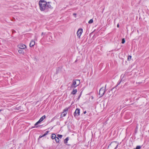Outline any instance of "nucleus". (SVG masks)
Instances as JSON below:
<instances>
[{
  "instance_id": "obj_6",
  "label": "nucleus",
  "mask_w": 149,
  "mask_h": 149,
  "mask_svg": "<svg viewBox=\"0 0 149 149\" xmlns=\"http://www.w3.org/2000/svg\"><path fill=\"white\" fill-rule=\"evenodd\" d=\"M45 117H46L45 115L43 116L42 117H41L40 118L39 120L35 124V126H36L38 124L41 123V122H42L44 120V119L45 118Z\"/></svg>"
},
{
  "instance_id": "obj_23",
  "label": "nucleus",
  "mask_w": 149,
  "mask_h": 149,
  "mask_svg": "<svg viewBox=\"0 0 149 149\" xmlns=\"http://www.w3.org/2000/svg\"><path fill=\"white\" fill-rule=\"evenodd\" d=\"M86 111L84 112V114H86Z\"/></svg>"
},
{
  "instance_id": "obj_21",
  "label": "nucleus",
  "mask_w": 149,
  "mask_h": 149,
  "mask_svg": "<svg viewBox=\"0 0 149 149\" xmlns=\"http://www.w3.org/2000/svg\"><path fill=\"white\" fill-rule=\"evenodd\" d=\"M131 56H128V59H131Z\"/></svg>"
},
{
  "instance_id": "obj_28",
  "label": "nucleus",
  "mask_w": 149,
  "mask_h": 149,
  "mask_svg": "<svg viewBox=\"0 0 149 149\" xmlns=\"http://www.w3.org/2000/svg\"><path fill=\"white\" fill-rule=\"evenodd\" d=\"M38 127V126H36V127Z\"/></svg>"
},
{
  "instance_id": "obj_27",
  "label": "nucleus",
  "mask_w": 149,
  "mask_h": 149,
  "mask_svg": "<svg viewBox=\"0 0 149 149\" xmlns=\"http://www.w3.org/2000/svg\"><path fill=\"white\" fill-rule=\"evenodd\" d=\"M80 96H81V94L79 96V97H80Z\"/></svg>"
},
{
  "instance_id": "obj_30",
  "label": "nucleus",
  "mask_w": 149,
  "mask_h": 149,
  "mask_svg": "<svg viewBox=\"0 0 149 149\" xmlns=\"http://www.w3.org/2000/svg\"><path fill=\"white\" fill-rule=\"evenodd\" d=\"M1 111V110H0V112Z\"/></svg>"
},
{
  "instance_id": "obj_3",
  "label": "nucleus",
  "mask_w": 149,
  "mask_h": 149,
  "mask_svg": "<svg viewBox=\"0 0 149 149\" xmlns=\"http://www.w3.org/2000/svg\"><path fill=\"white\" fill-rule=\"evenodd\" d=\"M80 84V81L79 80L77 79L74 81L73 83L71 85V88H75L78 86Z\"/></svg>"
},
{
  "instance_id": "obj_4",
  "label": "nucleus",
  "mask_w": 149,
  "mask_h": 149,
  "mask_svg": "<svg viewBox=\"0 0 149 149\" xmlns=\"http://www.w3.org/2000/svg\"><path fill=\"white\" fill-rule=\"evenodd\" d=\"M106 86V85H105V87L104 88L103 87H102L100 89L99 94V95L100 96V97H102L104 94Z\"/></svg>"
},
{
  "instance_id": "obj_15",
  "label": "nucleus",
  "mask_w": 149,
  "mask_h": 149,
  "mask_svg": "<svg viewBox=\"0 0 149 149\" xmlns=\"http://www.w3.org/2000/svg\"><path fill=\"white\" fill-rule=\"evenodd\" d=\"M55 139L56 143H58L59 142V140L58 137H56L55 138Z\"/></svg>"
},
{
  "instance_id": "obj_2",
  "label": "nucleus",
  "mask_w": 149,
  "mask_h": 149,
  "mask_svg": "<svg viewBox=\"0 0 149 149\" xmlns=\"http://www.w3.org/2000/svg\"><path fill=\"white\" fill-rule=\"evenodd\" d=\"M118 143L116 141H113L109 145L108 148L113 149H116L118 148Z\"/></svg>"
},
{
  "instance_id": "obj_12",
  "label": "nucleus",
  "mask_w": 149,
  "mask_h": 149,
  "mask_svg": "<svg viewBox=\"0 0 149 149\" xmlns=\"http://www.w3.org/2000/svg\"><path fill=\"white\" fill-rule=\"evenodd\" d=\"M69 140V138L68 137H67L64 140V143L66 144L67 143V141Z\"/></svg>"
},
{
  "instance_id": "obj_17",
  "label": "nucleus",
  "mask_w": 149,
  "mask_h": 149,
  "mask_svg": "<svg viewBox=\"0 0 149 149\" xmlns=\"http://www.w3.org/2000/svg\"><path fill=\"white\" fill-rule=\"evenodd\" d=\"M93 22V19H91L88 22V23L89 24H91Z\"/></svg>"
},
{
  "instance_id": "obj_8",
  "label": "nucleus",
  "mask_w": 149,
  "mask_h": 149,
  "mask_svg": "<svg viewBox=\"0 0 149 149\" xmlns=\"http://www.w3.org/2000/svg\"><path fill=\"white\" fill-rule=\"evenodd\" d=\"M80 113V109L78 108L77 109L74 113V115L75 117L76 116H78L79 115Z\"/></svg>"
},
{
  "instance_id": "obj_16",
  "label": "nucleus",
  "mask_w": 149,
  "mask_h": 149,
  "mask_svg": "<svg viewBox=\"0 0 149 149\" xmlns=\"http://www.w3.org/2000/svg\"><path fill=\"white\" fill-rule=\"evenodd\" d=\"M142 146H138L135 149H140L141 148Z\"/></svg>"
},
{
  "instance_id": "obj_25",
  "label": "nucleus",
  "mask_w": 149,
  "mask_h": 149,
  "mask_svg": "<svg viewBox=\"0 0 149 149\" xmlns=\"http://www.w3.org/2000/svg\"><path fill=\"white\" fill-rule=\"evenodd\" d=\"M44 34V33H43V32H42V33L41 35H42Z\"/></svg>"
},
{
  "instance_id": "obj_14",
  "label": "nucleus",
  "mask_w": 149,
  "mask_h": 149,
  "mask_svg": "<svg viewBox=\"0 0 149 149\" xmlns=\"http://www.w3.org/2000/svg\"><path fill=\"white\" fill-rule=\"evenodd\" d=\"M18 52L20 54H23L24 53V51L22 49H19L18 51Z\"/></svg>"
},
{
  "instance_id": "obj_7",
  "label": "nucleus",
  "mask_w": 149,
  "mask_h": 149,
  "mask_svg": "<svg viewBox=\"0 0 149 149\" xmlns=\"http://www.w3.org/2000/svg\"><path fill=\"white\" fill-rule=\"evenodd\" d=\"M83 32V29H79L77 31V34L78 37L80 38V37Z\"/></svg>"
},
{
  "instance_id": "obj_19",
  "label": "nucleus",
  "mask_w": 149,
  "mask_h": 149,
  "mask_svg": "<svg viewBox=\"0 0 149 149\" xmlns=\"http://www.w3.org/2000/svg\"><path fill=\"white\" fill-rule=\"evenodd\" d=\"M57 136H58V138H61L62 137V135H61L58 134L57 135Z\"/></svg>"
},
{
  "instance_id": "obj_24",
  "label": "nucleus",
  "mask_w": 149,
  "mask_h": 149,
  "mask_svg": "<svg viewBox=\"0 0 149 149\" xmlns=\"http://www.w3.org/2000/svg\"><path fill=\"white\" fill-rule=\"evenodd\" d=\"M117 27H119V24H117Z\"/></svg>"
},
{
  "instance_id": "obj_18",
  "label": "nucleus",
  "mask_w": 149,
  "mask_h": 149,
  "mask_svg": "<svg viewBox=\"0 0 149 149\" xmlns=\"http://www.w3.org/2000/svg\"><path fill=\"white\" fill-rule=\"evenodd\" d=\"M125 42V40L124 38H123L122 39V43L123 44Z\"/></svg>"
},
{
  "instance_id": "obj_1",
  "label": "nucleus",
  "mask_w": 149,
  "mask_h": 149,
  "mask_svg": "<svg viewBox=\"0 0 149 149\" xmlns=\"http://www.w3.org/2000/svg\"><path fill=\"white\" fill-rule=\"evenodd\" d=\"M50 2H47L44 0H40L39 2L40 9L41 11H44L48 8H52L50 3Z\"/></svg>"
},
{
  "instance_id": "obj_11",
  "label": "nucleus",
  "mask_w": 149,
  "mask_h": 149,
  "mask_svg": "<svg viewBox=\"0 0 149 149\" xmlns=\"http://www.w3.org/2000/svg\"><path fill=\"white\" fill-rule=\"evenodd\" d=\"M77 92V89H73L72 92L71 93V94L73 95L75 94Z\"/></svg>"
},
{
  "instance_id": "obj_26",
  "label": "nucleus",
  "mask_w": 149,
  "mask_h": 149,
  "mask_svg": "<svg viewBox=\"0 0 149 149\" xmlns=\"http://www.w3.org/2000/svg\"><path fill=\"white\" fill-rule=\"evenodd\" d=\"M73 15H76V14H75V13H74V14H73Z\"/></svg>"
},
{
  "instance_id": "obj_29",
  "label": "nucleus",
  "mask_w": 149,
  "mask_h": 149,
  "mask_svg": "<svg viewBox=\"0 0 149 149\" xmlns=\"http://www.w3.org/2000/svg\"><path fill=\"white\" fill-rule=\"evenodd\" d=\"M109 93H110V91H109Z\"/></svg>"
},
{
  "instance_id": "obj_9",
  "label": "nucleus",
  "mask_w": 149,
  "mask_h": 149,
  "mask_svg": "<svg viewBox=\"0 0 149 149\" xmlns=\"http://www.w3.org/2000/svg\"><path fill=\"white\" fill-rule=\"evenodd\" d=\"M18 47L20 49H24L26 47V46L23 44H20L18 46Z\"/></svg>"
},
{
  "instance_id": "obj_13",
  "label": "nucleus",
  "mask_w": 149,
  "mask_h": 149,
  "mask_svg": "<svg viewBox=\"0 0 149 149\" xmlns=\"http://www.w3.org/2000/svg\"><path fill=\"white\" fill-rule=\"evenodd\" d=\"M56 137V135L55 134H52V139H55Z\"/></svg>"
},
{
  "instance_id": "obj_22",
  "label": "nucleus",
  "mask_w": 149,
  "mask_h": 149,
  "mask_svg": "<svg viewBox=\"0 0 149 149\" xmlns=\"http://www.w3.org/2000/svg\"><path fill=\"white\" fill-rule=\"evenodd\" d=\"M122 81V79L120 81V82L118 84V85L120 84L121 82Z\"/></svg>"
},
{
  "instance_id": "obj_20",
  "label": "nucleus",
  "mask_w": 149,
  "mask_h": 149,
  "mask_svg": "<svg viewBox=\"0 0 149 149\" xmlns=\"http://www.w3.org/2000/svg\"><path fill=\"white\" fill-rule=\"evenodd\" d=\"M47 133H45V134L43 135V136H45L48 133V131H47L46 132Z\"/></svg>"
},
{
  "instance_id": "obj_5",
  "label": "nucleus",
  "mask_w": 149,
  "mask_h": 149,
  "mask_svg": "<svg viewBox=\"0 0 149 149\" xmlns=\"http://www.w3.org/2000/svg\"><path fill=\"white\" fill-rule=\"evenodd\" d=\"M68 110V108H66L65 109L63 110V112L61 114V117H63L65 116L67 113Z\"/></svg>"
},
{
  "instance_id": "obj_10",
  "label": "nucleus",
  "mask_w": 149,
  "mask_h": 149,
  "mask_svg": "<svg viewBox=\"0 0 149 149\" xmlns=\"http://www.w3.org/2000/svg\"><path fill=\"white\" fill-rule=\"evenodd\" d=\"M35 45V42L33 40H32L29 44L30 47H33Z\"/></svg>"
}]
</instances>
